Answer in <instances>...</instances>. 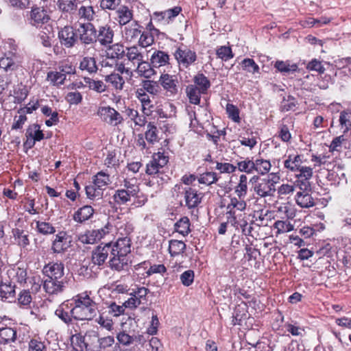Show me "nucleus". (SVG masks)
<instances>
[{
	"label": "nucleus",
	"mask_w": 351,
	"mask_h": 351,
	"mask_svg": "<svg viewBox=\"0 0 351 351\" xmlns=\"http://www.w3.org/2000/svg\"><path fill=\"white\" fill-rule=\"evenodd\" d=\"M47 277L43 281V289L49 294H58L64 291L66 280L64 278V265L61 261H51L45 264L42 270Z\"/></svg>",
	"instance_id": "nucleus-1"
},
{
	"label": "nucleus",
	"mask_w": 351,
	"mask_h": 351,
	"mask_svg": "<svg viewBox=\"0 0 351 351\" xmlns=\"http://www.w3.org/2000/svg\"><path fill=\"white\" fill-rule=\"evenodd\" d=\"M90 295V291H84L72 298L75 320H91L96 315L97 304Z\"/></svg>",
	"instance_id": "nucleus-2"
},
{
	"label": "nucleus",
	"mask_w": 351,
	"mask_h": 351,
	"mask_svg": "<svg viewBox=\"0 0 351 351\" xmlns=\"http://www.w3.org/2000/svg\"><path fill=\"white\" fill-rule=\"evenodd\" d=\"M284 158V168L287 173L290 172L295 174V180H304L312 178L313 175V168L302 165L304 162V156L302 154H291L285 155Z\"/></svg>",
	"instance_id": "nucleus-3"
},
{
	"label": "nucleus",
	"mask_w": 351,
	"mask_h": 351,
	"mask_svg": "<svg viewBox=\"0 0 351 351\" xmlns=\"http://www.w3.org/2000/svg\"><path fill=\"white\" fill-rule=\"evenodd\" d=\"M247 202L238 201L229 198V202L225 206L226 220L234 228H238L246 224Z\"/></svg>",
	"instance_id": "nucleus-4"
},
{
	"label": "nucleus",
	"mask_w": 351,
	"mask_h": 351,
	"mask_svg": "<svg viewBox=\"0 0 351 351\" xmlns=\"http://www.w3.org/2000/svg\"><path fill=\"white\" fill-rule=\"evenodd\" d=\"M110 183V176L108 173L104 171L97 172L92 177L91 184L85 187L87 197L92 200L99 198Z\"/></svg>",
	"instance_id": "nucleus-5"
},
{
	"label": "nucleus",
	"mask_w": 351,
	"mask_h": 351,
	"mask_svg": "<svg viewBox=\"0 0 351 351\" xmlns=\"http://www.w3.org/2000/svg\"><path fill=\"white\" fill-rule=\"evenodd\" d=\"M311 179L295 180V185L300 189L295 195L296 204L302 208H309L315 205L314 198L311 193Z\"/></svg>",
	"instance_id": "nucleus-6"
},
{
	"label": "nucleus",
	"mask_w": 351,
	"mask_h": 351,
	"mask_svg": "<svg viewBox=\"0 0 351 351\" xmlns=\"http://www.w3.org/2000/svg\"><path fill=\"white\" fill-rule=\"evenodd\" d=\"M121 186L122 187L117 189L112 195L114 202L118 206L128 204L132 196L140 191L139 186L127 178L123 180Z\"/></svg>",
	"instance_id": "nucleus-7"
},
{
	"label": "nucleus",
	"mask_w": 351,
	"mask_h": 351,
	"mask_svg": "<svg viewBox=\"0 0 351 351\" xmlns=\"http://www.w3.org/2000/svg\"><path fill=\"white\" fill-rule=\"evenodd\" d=\"M250 182L253 184L254 193L261 198L274 196L276 189L275 183L271 179H260L258 176H254Z\"/></svg>",
	"instance_id": "nucleus-8"
},
{
	"label": "nucleus",
	"mask_w": 351,
	"mask_h": 351,
	"mask_svg": "<svg viewBox=\"0 0 351 351\" xmlns=\"http://www.w3.org/2000/svg\"><path fill=\"white\" fill-rule=\"evenodd\" d=\"M97 114L103 121L112 126H118L123 122L122 115L110 106H99Z\"/></svg>",
	"instance_id": "nucleus-9"
},
{
	"label": "nucleus",
	"mask_w": 351,
	"mask_h": 351,
	"mask_svg": "<svg viewBox=\"0 0 351 351\" xmlns=\"http://www.w3.org/2000/svg\"><path fill=\"white\" fill-rule=\"evenodd\" d=\"M159 84L167 97H174L179 92V81L176 75L163 73L159 77Z\"/></svg>",
	"instance_id": "nucleus-10"
},
{
	"label": "nucleus",
	"mask_w": 351,
	"mask_h": 351,
	"mask_svg": "<svg viewBox=\"0 0 351 351\" xmlns=\"http://www.w3.org/2000/svg\"><path fill=\"white\" fill-rule=\"evenodd\" d=\"M182 195L184 203H181V205L186 207L189 210L197 208L201 204L203 198V194L195 188L191 186L183 188Z\"/></svg>",
	"instance_id": "nucleus-11"
},
{
	"label": "nucleus",
	"mask_w": 351,
	"mask_h": 351,
	"mask_svg": "<svg viewBox=\"0 0 351 351\" xmlns=\"http://www.w3.org/2000/svg\"><path fill=\"white\" fill-rule=\"evenodd\" d=\"M71 237L66 231H59L52 241L51 250L54 254H63L71 246Z\"/></svg>",
	"instance_id": "nucleus-12"
},
{
	"label": "nucleus",
	"mask_w": 351,
	"mask_h": 351,
	"mask_svg": "<svg viewBox=\"0 0 351 351\" xmlns=\"http://www.w3.org/2000/svg\"><path fill=\"white\" fill-rule=\"evenodd\" d=\"M110 243H101L92 251L91 261L94 265L102 266L112 254Z\"/></svg>",
	"instance_id": "nucleus-13"
},
{
	"label": "nucleus",
	"mask_w": 351,
	"mask_h": 351,
	"mask_svg": "<svg viewBox=\"0 0 351 351\" xmlns=\"http://www.w3.org/2000/svg\"><path fill=\"white\" fill-rule=\"evenodd\" d=\"M179 65L187 69L197 60V54L194 51L184 47H178L173 53Z\"/></svg>",
	"instance_id": "nucleus-14"
},
{
	"label": "nucleus",
	"mask_w": 351,
	"mask_h": 351,
	"mask_svg": "<svg viewBox=\"0 0 351 351\" xmlns=\"http://www.w3.org/2000/svg\"><path fill=\"white\" fill-rule=\"evenodd\" d=\"M73 304L70 300L61 303L55 311V315L64 324L69 325L75 319Z\"/></svg>",
	"instance_id": "nucleus-15"
},
{
	"label": "nucleus",
	"mask_w": 351,
	"mask_h": 351,
	"mask_svg": "<svg viewBox=\"0 0 351 351\" xmlns=\"http://www.w3.org/2000/svg\"><path fill=\"white\" fill-rule=\"evenodd\" d=\"M344 165L341 160L335 161L331 167L326 169L328 174L326 179L331 184L339 185L342 181L346 180V174L343 172Z\"/></svg>",
	"instance_id": "nucleus-16"
},
{
	"label": "nucleus",
	"mask_w": 351,
	"mask_h": 351,
	"mask_svg": "<svg viewBox=\"0 0 351 351\" xmlns=\"http://www.w3.org/2000/svg\"><path fill=\"white\" fill-rule=\"evenodd\" d=\"M248 178L243 173L239 176L238 182L234 187V195H230L228 198L237 199L238 201L247 202L246 197L248 192Z\"/></svg>",
	"instance_id": "nucleus-17"
},
{
	"label": "nucleus",
	"mask_w": 351,
	"mask_h": 351,
	"mask_svg": "<svg viewBox=\"0 0 351 351\" xmlns=\"http://www.w3.org/2000/svg\"><path fill=\"white\" fill-rule=\"evenodd\" d=\"M17 340V328L16 326H7L0 323V345H11Z\"/></svg>",
	"instance_id": "nucleus-18"
},
{
	"label": "nucleus",
	"mask_w": 351,
	"mask_h": 351,
	"mask_svg": "<svg viewBox=\"0 0 351 351\" xmlns=\"http://www.w3.org/2000/svg\"><path fill=\"white\" fill-rule=\"evenodd\" d=\"M95 213V210L93 206L84 205L73 213L72 219L77 223L85 224L93 217Z\"/></svg>",
	"instance_id": "nucleus-19"
},
{
	"label": "nucleus",
	"mask_w": 351,
	"mask_h": 351,
	"mask_svg": "<svg viewBox=\"0 0 351 351\" xmlns=\"http://www.w3.org/2000/svg\"><path fill=\"white\" fill-rule=\"evenodd\" d=\"M109 267L118 272L128 270L129 266V258L126 255L116 254L114 252L110 254L108 261Z\"/></svg>",
	"instance_id": "nucleus-20"
},
{
	"label": "nucleus",
	"mask_w": 351,
	"mask_h": 351,
	"mask_svg": "<svg viewBox=\"0 0 351 351\" xmlns=\"http://www.w3.org/2000/svg\"><path fill=\"white\" fill-rule=\"evenodd\" d=\"M58 36L62 45H64L67 48L72 47L77 38V35L74 28L69 25H66L58 33Z\"/></svg>",
	"instance_id": "nucleus-21"
},
{
	"label": "nucleus",
	"mask_w": 351,
	"mask_h": 351,
	"mask_svg": "<svg viewBox=\"0 0 351 351\" xmlns=\"http://www.w3.org/2000/svg\"><path fill=\"white\" fill-rule=\"evenodd\" d=\"M150 95L140 88L135 91V96L141 105V110L146 116H150L154 112V105L152 104Z\"/></svg>",
	"instance_id": "nucleus-22"
},
{
	"label": "nucleus",
	"mask_w": 351,
	"mask_h": 351,
	"mask_svg": "<svg viewBox=\"0 0 351 351\" xmlns=\"http://www.w3.org/2000/svg\"><path fill=\"white\" fill-rule=\"evenodd\" d=\"M38 36L45 47H51V40L54 38V31L51 23H40Z\"/></svg>",
	"instance_id": "nucleus-23"
},
{
	"label": "nucleus",
	"mask_w": 351,
	"mask_h": 351,
	"mask_svg": "<svg viewBox=\"0 0 351 351\" xmlns=\"http://www.w3.org/2000/svg\"><path fill=\"white\" fill-rule=\"evenodd\" d=\"M113 250L116 254L128 255L131 252V239L129 237H119L116 242H110Z\"/></svg>",
	"instance_id": "nucleus-24"
},
{
	"label": "nucleus",
	"mask_w": 351,
	"mask_h": 351,
	"mask_svg": "<svg viewBox=\"0 0 351 351\" xmlns=\"http://www.w3.org/2000/svg\"><path fill=\"white\" fill-rule=\"evenodd\" d=\"M252 218L253 223L257 226H267L272 219H274V212L264 209L254 210Z\"/></svg>",
	"instance_id": "nucleus-25"
},
{
	"label": "nucleus",
	"mask_w": 351,
	"mask_h": 351,
	"mask_svg": "<svg viewBox=\"0 0 351 351\" xmlns=\"http://www.w3.org/2000/svg\"><path fill=\"white\" fill-rule=\"evenodd\" d=\"M16 285L12 282L0 283V298L3 302H12L16 299Z\"/></svg>",
	"instance_id": "nucleus-26"
},
{
	"label": "nucleus",
	"mask_w": 351,
	"mask_h": 351,
	"mask_svg": "<svg viewBox=\"0 0 351 351\" xmlns=\"http://www.w3.org/2000/svg\"><path fill=\"white\" fill-rule=\"evenodd\" d=\"M135 72L139 77H144L145 79H150L156 74L155 67L152 66V62L145 61L143 59L142 61L137 64Z\"/></svg>",
	"instance_id": "nucleus-27"
},
{
	"label": "nucleus",
	"mask_w": 351,
	"mask_h": 351,
	"mask_svg": "<svg viewBox=\"0 0 351 351\" xmlns=\"http://www.w3.org/2000/svg\"><path fill=\"white\" fill-rule=\"evenodd\" d=\"M21 66L19 57L12 53L11 56H4L0 58V68L5 71H16Z\"/></svg>",
	"instance_id": "nucleus-28"
},
{
	"label": "nucleus",
	"mask_w": 351,
	"mask_h": 351,
	"mask_svg": "<svg viewBox=\"0 0 351 351\" xmlns=\"http://www.w3.org/2000/svg\"><path fill=\"white\" fill-rule=\"evenodd\" d=\"M105 82L108 84L107 87H110L117 92L123 89L125 80L121 74L117 73H112L104 77Z\"/></svg>",
	"instance_id": "nucleus-29"
},
{
	"label": "nucleus",
	"mask_w": 351,
	"mask_h": 351,
	"mask_svg": "<svg viewBox=\"0 0 351 351\" xmlns=\"http://www.w3.org/2000/svg\"><path fill=\"white\" fill-rule=\"evenodd\" d=\"M82 33L80 34V38L85 44L93 43L97 38V31L93 23H81Z\"/></svg>",
	"instance_id": "nucleus-30"
},
{
	"label": "nucleus",
	"mask_w": 351,
	"mask_h": 351,
	"mask_svg": "<svg viewBox=\"0 0 351 351\" xmlns=\"http://www.w3.org/2000/svg\"><path fill=\"white\" fill-rule=\"evenodd\" d=\"M146 124L147 128L145 132V138L149 145H154L161 139L159 130L154 121H149Z\"/></svg>",
	"instance_id": "nucleus-31"
},
{
	"label": "nucleus",
	"mask_w": 351,
	"mask_h": 351,
	"mask_svg": "<svg viewBox=\"0 0 351 351\" xmlns=\"http://www.w3.org/2000/svg\"><path fill=\"white\" fill-rule=\"evenodd\" d=\"M50 11L44 7L34 5L30 12V19L34 22H48L51 20Z\"/></svg>",
	"instance_id": "nucleus-32"
},
{
	"label": "nucleus",
	"mask_w": 351,
	"mask_h": 351,
	"mask_svg": "<svg viewBox=\"0 0 351 351\" xmlns=\"http://www.w3.org/2000/svg\"><path fill=\"white\" fill-rule=\"evenodd\" d=\"M150 61L155 69L160 68L170 64V56L167 52L156 50L152 54Z\"/></svg>",
	"instance_id": "nucleus-33"
},
{
	"label": "nucleus",
	"mask_w": 351,
	"mask_h": 351,
	"mask_svg": "<svg viewBox=\"0 0 351 351\" xmlns=\"http://www.w3.org/2000/svg\"><path fill=\"white\" fill-rule=\"evenodd\" d=\"M125 114L132 122L134 123V126L144 127L147 123V119L145 114H140L137 110L131 108H126L125 109Z\"/></svg>",
	"instance_id": "nucleus-34"
},
{
	"label": "nucleus",
	"mask_w": 351,
	"mask_h": 351,
	"mask_svg": "<svg viewBox=\"0 0 351 351\" xmlns=\"http://www.w3.org/2000/svg\"><path fill=\"white\" fill-rule=\"evenodd\" d=\"M247 317V306L245 303L243 302L241 304L236 306L234 310L232 324L233 326H241L244 320Z\"/></svg>",
	"instance_id": "nucleus-35"
},
{
	"label": "nucleus",
	"mask_w": 351,
	"mask_h": 351,
	"mask_svg": "<svg viewBox=\"0 0 351 351\" xmlns=\"http://www.w3.org/2000/svg\"><path fill=\"white\" fill-rule=\"evenodd\" d=\"M149 176V178L146 184L150 187L156 188L157 189H162L163 185L167 183L168 180L170 179L164 171Z\"/></svg>",
	"instance_id": "nucleus-36"
},
{
	"label": "nucleus",
	"mask_w": 351,
	"mask_h": 351,
	"mask_svg": "<svg viewBox=\"0 0 351 351\" xmlns=\"http://www.w3.org/2000/svg\"><path fill=\"white\" fill-rule=\"evenodd\" d=\"M254 158H241V159L237 160L236 162L237 169L240 172L245 173L246 176L247 174H252L254 173Z\"/></svg>",
	"instance_id": "nucleus-37"
},
{
	"label": "nucleus",
	"mask_w": 351,
	"mask_h": 351,
	"mask_svg": "<svg viewBox=\"0 0 351 351\" xmlns=\"http://www.w3.org/2000/svg\"><path fill=\"white\" fill-rule=\"evenodd\" d=\"M220 178V175L217 172L206 171L197 176V182L199 184L209 186L217 184Z\"/></svg>",
	"instance_id": "nucleus-38"
},
{
	"label": "nucleus",
	"mask_w": 351,
	"mask_h": 351,
	"mask_svg": "<svg viewBox=\"0 0 351 351\" xmlns=\"http://www.w3.org/2000/svg\"><path fill=\"white\" fill-rule=\"evenodd\" d=\"M139 88L152 96H157L160 93L158 80L154 81L149 79L143 80L141 83V87Z\"/></svg>",
	"instance_id": "nucleus-39"
},
{
	"label": "nucleus",
	"mask_w": 351,
	"mask_h": 351,
	"mask_svg": "<svg viewBox=\"0 0 351 351\" xmlns=\"http://www.w3.org/2000/svg\"><path fill=\"white\" fill-rule=\"evenodd\" d=\"M26 135L32 138L29 148H32L35 145L36 141H40L45 138L40 125L37 123L33 124L27 130Z\"/></svg>",
	"instance_id": "nucleus-40"
},
{
	"label": "nucleus",
	"mask_w": 351,
	"mask_h": 351,
	"mask_svg": "<svg viewBox=\"0 0 351 351\" xmlns=\"http://www.w3.org/2000/svg\"><path fill=\"white\" fill-rule=\"evenodd\" d=\"M126 47L123 44L115 43L109 47L107 50L108 58L121 60L125 57Z\"/></svg>",
	"instance_id": "nucleus-41"
},
{
	"label": "nucleus",
	"mask_w": 351,
	"mask_h": 351,
	"mask_svg": "<svg viewBox=\"0 0 351 351\" xmlns=\"http://www.w3.org/2000/svg\"><path fill=\"white\" fill-rule=\"evenodd\" d=\"M182 9L179 6H176L173 8L167 10L164 12H154V16L152 17L151 20H158V21H162V20H172L174 17L177 16L180 12H181Z\"/></svg>",
	"instance_id": "nucleus-42"
},
{
	"label": "nucleus",
	"mask_w": 351,
	"mask_h": 351,
	"mask_svg": "<svg viewBox=\"0 0 351 351\" xmlns=\"http://www.w3.org/2000/svg\"><path fill=\"white\" fill-rule=\"evenodd\" d=\"M254 173L264 176L268 173L271 169V164L269 160H266L262 157L256 158L254 160Z\"/></svg>",
	"instance_id": "nucleus-43"
},
{
	"label": "nucleus",
	"mask_w": 351,
	"mask_h": 351,
	"mask_svg": "<svg viewBox=\"0 0 351 351\" xmlns=\"http://www.w3.org/2000/svg\"><path fill=\"white\" fill-rule=\"evenodd\" d=\"M193 86L203 93L206 94L210 87V82L208 77L203 73H197L193 78Z\"/></svg>",
	"instance_id": "nucleus-44"
},
{
	"label": "nucleus",
	"mask_w": 351,
	"mask_h": 351,
	"mask_svg": "<svg viewBox=\"0 0 351 351\" xmlns=\"http://www.w3.org/2000/svg\"><path fill=\"white\" fill-rule=\"evenodd\" d=\"M84 82L86 87L97 93H104L107 90V85L101 80H95L86 77L84 78Z\"/></svg>",
	"instance_id": "nucleus-45"
},
{
	"label": "nucleus",
	"mask_w": 351,
	"mask_h": 351,
	"mask_svg": "<svg viewBox=\"0 0 351 351\" xmlns=\"http://www.w3.org/2000/svg\"><path fill=\"white\" fill-rule=\"evenodd\" d=\"M125 56L127 58V60L131 62L134 65L142 61L144 58L143 54L136 46L126 47Z\"/></svg>",
	"instance_id": "nucleus-46"
},
{
	"label": "nucleus",
	"mask_w": 351,
	"mask_h": 351,
	"mask_svg": "<svg viewBox=\"0 0 351 351\" xmlns=\"http://www.w3.org/2000/svg\"><path fill=\"white\" fill-rule=\"evenodd\" d=\"M186 245L184 242L179 240L172 239L169 241L168 251L171 256H177L182 254Z\"/></svg>",
	"instance_id": "nucleus-47"
},
{
	"label": "nucleus",
	"mask_w": 351,
	"mask_h": 351,
	"mask_svg": "<svg viewBox=\"0 0 351 351\" xmlns=\"http://www.w3.org/2000/svg\"><path fill=\"white\" fill-rule=\"evenodd\" d=\"M186 95L191 104L199 105L200 104L201 95H204L197 87L189 84L186 87Z\"/></svg>",
	"instance_id": "nucleus-48"
},
{
	"label": "nucleus",
	"mask_w": 351,
	"mask_h": 351,
	"mask_svg": "<svg viewBox=\"0 0 351 351\" xmlns=\"http://www.w3.org/2000/svg\"><path fill=\"white\" fill-rule=\"evenodd\" d=\"M191 223L187 217H181L174 225L175 231L182 235L187 236L191 232Z\"/></svg>",
	"instance_id": "nucleus-49"
},
{
	"label": "nucleus",
	"mask_w": 351,
	"mask_h": 351,
	"mask_svg": "<svg viewBox=\"0 0 351 351\" xmlns=\"http://www.w3.org/2000/svg\"><path fill=\"white\" fill-rule=\"evenodd\" d=\"M36 232L42 235L47 236L56 232V228L49 222L45 221H35Z\"/></svg>",
	"instance_id": "nucleus-50"
},
{
	"label": "nucleus",
	"mask_w": 351,
	"mask_h": 351,
	"mask_svg": "<svg viewBox=\"0 0 351 351\" xmlns=\"http://www.w3.org/2000/svg\"><path fill=\"white\" fill-rule=\"evenodd\" d=\"M12 233L13 237L19 247L25 248L30 244L29 235L25 233L23 230L14 228L12 230Z\"/></svg>",
	"instance_id": "nucleus-51"
},
{
	"label": "nucleus",
	"mask_w": 351,
	"mask_h": 351,
	"mask_svg": "<svg viewBox=\"0 0 351 351\" xmlns=\"http://www.w3.org/2000/svg\"><path fill=\"white\" fill-rule=\"evenodd\" d=\"M58 7L63 14L71 15L77 9V0H58Z\"/></svg>",
	"instance_id": "nucleus-52"
},
{
	"label": "nucleus",
	"mask_w": 351,
	"mask_h": 351,
	"mask_svg": "<svg viewBox=\"0 0 351 351\" xmlns=\"http://www.w3.org/2000/svg\"><path fill=\"white\" fill-rule=\"evenodd\" d=\"M274 67L282 73H294L298 71V66L297 64H290V62L282 61V60H277L275 62Z\"/></svg>",
	"instance_id": "nucleus-53"
},
{
	"label": "nucleus",
	"mask_w": 351,
	"mask_h": 351,
	"mask_svg": "<svg viewBox=\"0 0 351 351\" xmlns=\"http://www.w3.org/2000/svg\"><path fill=\"white\" fill-rule=\"evenodd\" d=\"M78 240L84 244H95L99 241L95 229L86 230L79 235Z\"/></svg>",
	"instance_id": "nucleus-54"
},
{
	"label": "nucleus",
	"mask_w": 351,
	"mask_h": 351,
	"mask_svg": "<svg viewBox=\"0 0 351 351\" xmlns=\"http://www.w3.org/2000/svg\"><path fill=\"white\" fill-rule=\"evenodd\" d=\"M71 345L75 351H83L87 348L85 337L81 333H76L71 337Z\"/></svg>",
	"instance_id": "nucleus-55"
},
{
	"label": "nucleus",
	"mask_w": 351,
	"mask_h": 351,
	"mask_svg": "<svg viewBox=\"0 0 351 351\" xmlns=\"http://www.w3.org/2000/svg\"><path fill=\"white\" fill-rule=\"evenodd\" d=\"M339 125L343 133L351 130V111L343 110L340 113Z\"/></svg>",
	"instance_id": "nucleus-56"
},
{
	"label": "nucleus",
	"mask_w": 351,
	"mask_h": 351,
	"mask_svg": "<svg viewBox=\"0 0 351 351\" xmlns=\"http://www.w3.org/2000/svg\"><path fill=\"white\" fill-rule=\"evenodd\" d=\"M80 69L82 71H86L89 73H96L97 66L94 58L84 57L80 64Z\"/></svg>",
	"instance_id": "nucleus-57"
},
{
	"label": "nucleus",
	"mask_w": 351,
	"mask_h": 351,
	"mask_svg": "<svg viewBox=\"0 0 351 351\" xmlns=\"http://www.w3.org/2000/svg\"><path fill=\"white\" fill-rule=\"evenodd\" d=\"M47 80L49 82L50 84L56 86H59L64 84L66 78L60 71H49L47 73Z\"/></svg>",
	"instance_id": "nucleus-58"
},
{
	"label": "nucleus",
	"mask_w": 351,
	"mask_h": 351,
	"mask_svg": "<svg viewBox=\"0 0 351 351\" xmlns=\"http://www.w3.org/2000/svg\"><path fill=\"white\" fill-rule=\"evenodd\" d=\"M138 23H135L134 27H125L124 29L122 31L123 37L129 42H132L136 40L138 36H140L141 31L138 29L137 27H136Z\"/></svg>",
	"instance_id": "nucleus-59"
},
{
	"label": "nucleus",
	"mask_w": 351,
	"mask_h": 351,
	"mask_svg": "<svg viewBox=\"0 0 351 351\" xmlns=\"http://www.w3.org/2000/svg\"><path fill=\"white\" fill-rule=\"evenodd\" d=\"M113 36V31L109 27H103L99 29L98 39L101 45H106L112 42Z\"/></svg>",
	"instance_id": "nucleus-60"
},
{
	"label": "nucleus",
	"mask_w": 351,
	"mask_h": 351,
	"mask_svg": "<svg viewBox=\"0 0 351 351\" xmlns=\"http://www.w3.org/2000/svg\"><path fill=\"white\" fill-rule=\"evenodd\" d=\"M295 187H297L295 182L294 184H290L288 183L282 184L277 189L278 197L280 199H283L293 195L295 190Z\"/></svg>",
	"instance_id": "nucleus-61"
},
{
	"label": "nucleus",
	"mask_w": 351,
	"mask_h": 351,
	"mask_svg": "<svg viewBox=\"0 0 351 351\" xmlns=\"http://www.w3.org/2000/svg\"><path fill=\"white\" fill-rule=\"evenodd\" d=\"M241 64L242 69L248 73L252 74L259 73V66L252 58H247L243 59L241 62Z\"/></svg>",
	"instance_id": "nucleus-62"
},
{
	"label": "nucleus",
	"mask_w": 351,
	"mask_h": 351,
	"mask_svg": "<svg viewBox=\"0 0 351 351\" xmlns=\"http://www.w3.org/2000/svg\"><path fill=\"white\" fill-rule=\"evenodd\" d=\"M28 351H47V346L40 337H34L28 342Z\"/></svg>",
	"instance_id": "nucleus-63"
},
{
	"label": "nucleus",
	"mask_w": 351,
	"mask_h": 351,
	"mask_svg": "<svg viewBox=\"0 0 351 351\" xmlns=\"http://www.w3.org/2000/svg\"><path fill=\"white\" fill-rule=\"evenodd\" d=\"M104 165L108 168L117 169L119 167V159L115 150L109 151L104 160Z\"/></svg>",
	"instance_id": "nucleus-64"
}]
</instances>
